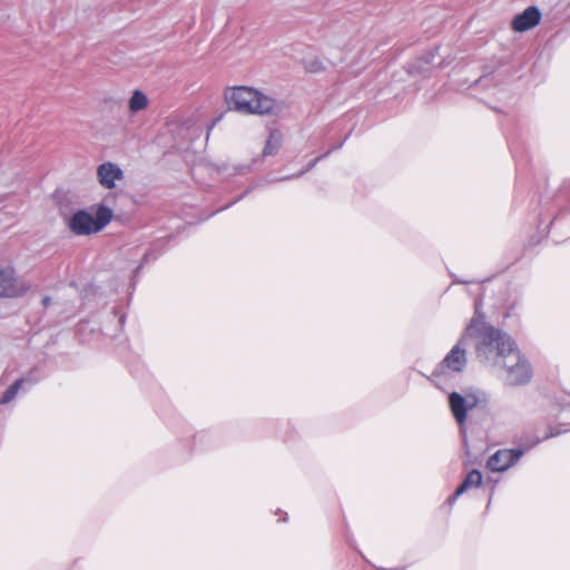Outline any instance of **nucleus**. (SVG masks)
I'll list each match as a JSON object with an SVG mask.
<instances>
[{
	"label": "nucleus",
	"mask_w": 570,
	"mask_h": 570,
	"mask_svg": "<svg viewBox=\"0 0 570 570\" xmlns=\"http://www.w3.org/2000/svg\"><path fill=\"white\" fill-rule=\"evenodd\" d=\"M149 105V99L141 90H134L128 101V108L132 114L145 110Z\"/></svg>",
	"instance_id": "13"
},
{
	"label": "nucleus",
	"mask_w": 570,
	"mask_h": 570,
	"mask_svg": "<svg viewBox=\"0 0 570 570\" xmlns=\"http://www.w3.org/2000/svg\"><path fill=\"white\" fill-rule=\"evenodd\" d=\"M523 452L517 449H502L498 450L494 454H492L488 462L487 466L493 472H502L508 470L510 466L515 464L519 459L522 456Z\"/></svg>",
	"instance_id": "8"
},
{
	"label": "nucleus",
	"mask_w": 570,
	"mask_h": 570,
	"mask_svg": "<svg viewBox=\"0 0 570 570\" xmlns=\"http://www.w3.org/2000/svg\"><path fill=\"white\" fill-rule=\"evenodd\" d=\"M482 483V473L474 469L470 471L463 482L459 485V488L455 490L454 494L449 499V502L452 504L458 497L466 492L468 490L472 488H478Z\"/></svg>",
	"instance_id": "11"
},
{
	"label": "nucleus",
	"mask_w": 570,
	"mask_h": 570,
	"mask_svg": "<svg viewBox=\"0 0 570 570\" xmlns=\"http://www.w3.org/2000/svg\"><path fill=\"white\" fill-rule=\"evenodd\" d=\"M23 383V380H17L2 395V397L0 399V404H8L9 402H11L18 391L20 390L21 385Z\"/></svg>",
	"instance_id": "14"
},
{
	"label": "nucleus",
	"mask_w": 570,
	"mask_h": 570,
	"mask_svg": "<svg viewBox=\"0 0 570 570\" xmlns=\"http://www.w3.org/2000/svg\"><path fill=\"white\" fill-rule=\"evenodd\" d=\"M541 12L537 7H528L512 20V29L518 32L528 31L540 23Z\"/></svg>",
	"instance_id": "10"
},
{
	"label": "nucleus",
	"mask_w": 570,
	"mask_h": 570,
	"mask_svg": "<svg viewBox=\"0 0 570 570\" xmlns=\"http://www.w3.org/2000/svg\"><path fill=\"white\" fill-rule=\"evenodd\" d=\"M473 331L474 322H471L458 343L438 365L435 370L436 374L446 375L450 373H460L464 370L468 362L465 346L468 345V340L473 335Z\"/></svg>",
	"instance_id": "5"
},
{
	"label": "nucleus",
	"mask_w": 570,
	"mask_h": 570,
	"mask_svg": "<svg viewBox=\"0 0 570 570\" xmlns=\"http://www.w3.org/2000/svg\"><path fill=\"white\" fill-rule=\"evenodd\" d=\"M112 210L98 205L95 213L87 209L75 212L68 219L67 226L75 235L88 236L101 232L112 219Z\"/></svg>",
	"instance_id": "4"
},
{
	"label": "nucleus",
	"mask_w": 570,
	"mask_h": 570,
	"mask_svg": "<svg viewBox=\"0 0 570 570\" xmlns=\"http://www.w3.org/2000/svg\"><path fill=\"white\" fill-rule=\"evenodd\" d=\"M480 313H479V304L475 305V316H479Z\"/></svg>",
	"instance_id": "17"
},
{
	"label": "nucleus",
	"mask_w": 570,
	"mask_h": 570,
	"mask_svg": "<svg viewBox=\"0 0 570 570\" xmlns=\"http://www.w3.org/2000/svg\"><path fill=\"white\" fill-rule=\"evenodd\" d=\"M29 289V285L16 275L10 267L0 268V297H18Z\"/></svg>",
	"instance_id": "7"
},
{
	"label": "nucleus",
	"mask_w": 570,
	"mask_h": 570,
	"mask_svg": "<svg viewBox=\"0 0 570 570\" xmlns=\"http://www.w3.org/2000/svg\"><path fill=\"white\" fill-rule=\"evenodd\" d=\"M483 401H485V395L476 392H468L464 395L452 392L449 395L451 412L460 425L466 421L468 411L476 407V405Z\"/></svg>",
	"instance_id": "6"
},
{
	"label": "nucleus",
	"mask_w": 570,
	"mask_h": 570,
	"mask_svg": "<svg viewBox=\"0 0 570 570\" xmlns=\"http://www.w3.org/2000/svg\"><path fill=\"white\" fill-rule=\"evenodd\" d=\"M471 322H474L471 337L475 338V354L481 363L493 367L499 358L515 346L511 336L501 330L485 324L479 326L476 317Z\"/></svg>",
	"instance_id": "1"
},
{
	"label": "nucleus",
	"mask_w": 570,
	"mask_h": 570,
	"mask_svg": "<svg viewBox=\"0 0 570 570\" xmlns=\"http://www.w3.org/2000/svg\"><path fill=\"white\" fill-rule=\"evenodd\" d=\"M283 141L282 134L274 129L269 131L268 138L263 149V156H273L278 153Z\"/></svg>",
	"instance_id": "12"
},
{
	"label": "nucleus",
	"mask_w": 570,
	"mask_h": 570,
	"mask_svg": "<svg viewBox=\"0 0 570 570\" xmlns=\"http://www.w3.org/2000/svg\"><path fill=\"white\" fill-rule=\"evenodd\" d=\"M318 159H320V158L314 159V161H313V164L311 165V167H312V166H314V165L317 163V160H318Z\"/></svg>",
	"instance_id": "18"
},
{
	"label": "nucleus",
	"mask_w": 570,
	"mask_h": 570,
	"mask_svg": "<svg viewBox=\"0 0 570 570\" xmlns=\"http://www.w3.org/2000/svg\"><path fill=\"white\" fill-rule=\"evenodd\" d=\"M97 179L104 188L114 189L124 179V171L117 164L105 161L97 167Z\"/></svg>",
	"instance_id": "9"
},
{
	"label": "nucleus",
	"mask_w": 570,
	"mask_h": 570,
	"mask_svg": "<svg viewBox=\"0 0 570 570\" xmlns=\"http://www.w3.org/2000/svg\"><path fill=\"white\" fill-rule=\"evenodd\" d=\"M230 110L243 115H274L281 110L279 104L269 96L246 86L229 88L225 94Z\"/></svg>",
	"instance_id": "2"
},
{
	"label": "nucleus",
	"mask_w": 570,
	"mask_h": 570,
	"mask_svg": "<svg viewBox=\"0 0 570 570\" xmlns=\"http://www.w3.org/2000/svg\"><path fill=\"white\" fill-rule=\"evenodd\" d=\"M49 303H50V298H49V297H43V299H42V304H43L45 306H48V305H49Z\"/></svg>",
	"instance_id": "16"
},
{
	"label": "nucleus",
	"mask_w": 570,
	"mask_h": 570,
	"mask_svg": "<svg viewBox=\"0 0 570 570\" xmlns=\"http://www.w3.org/2000/svg\"><path fill=\"white\" fill-rule=\"evenodd\" d=\"M306 68L311 72H317L321 69V63L318 61H313Z\"/></svg>",
	"instance_id": "15"
},
{
	"label": "nucleus",
	"mask_w": 570,
	"mask_h": 570,
	"mask_svg": "<svg viewBox=\"0 0 570 570\" xmlns=\"http://www.w3.org/2000/svg\"><path fill=\"white\" fill-rule=\"evenodd\" d=\"M493 367L502 373V379L509 386L527 385L533 376L531 364L517 345L499 358Z\"/></svg>",
	"instance_id": "3"
}]
</instances>
